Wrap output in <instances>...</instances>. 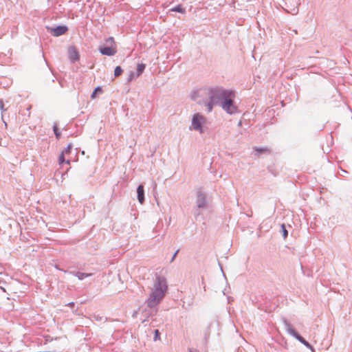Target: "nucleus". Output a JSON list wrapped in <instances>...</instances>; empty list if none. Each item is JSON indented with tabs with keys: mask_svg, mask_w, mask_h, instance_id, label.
Segmentation results:
<instances>
[{
	"mask_svg": "<svg viewBox=\"0 0 352 352\" xmlns=\"http://www.w3.org/2000/svg\"><path fill=\"white\" fill-rule=\"evenodd\" d=\"M72 147H73L72 144L69 143L62 153H64L65 155L69 154L70 153Z\"/></svg>",
	"mask_w": 352,
	"mask_h": 352,
	"instance_id": "nucleus-21",
	"label": "nucleus"
},
{
	"mask_svg": "<svg viewBox=\"0 0 352 352\" xmlns=\"http://www.w3.org/2000/svg\"><path fill=\"white\" fill-rule=\"evenodd\" d=\"M58 162H59V164L60 165L65 163V154H64V153H62L60 155L59 158H58Z\"/></svg>",
	"mask_w": 352,
	"mask_h": 352,
	"instance_id": "nucleus-23",
	"label": "nucleus"
},
{
	"mask_svg": "<svg viewBox=\"0 0 352 352\" xmlns=\"http://www.w3.org/2000/svg\"><path fill=\"white\" fill-rule=\"evenodd\" d=\"M56 268L58 269V270H60V268H58V267L56 266Z\"/></svg>",
	"mask_w": 352,
	"mask_h": 352,
	"instance_id": "nucleus-31",
	"label": "nucleus"
},
{
	"mask_svg": "<svg viewBox=\"0 0 352 352\" xmlns=\"http://www.w3.org/2000/svg\"><path fill=\"white\" fill-rule=\"evenodd\" d=\"M137 198L140 204H143L145 200L144 188L142 184L139 185L137 188Z\"/></svg>",
	"mask_w": 352,
	"mask_h": 352,
	"instance_id": "nucleus-10",
	"label": "nucleus"
},
{
	"mask_svg": "<svg viewBox=\"0 0 352 352\" xmlns=\"http://www.w3.org/2000/svg\"><path fill=\"white\" fill-rule=\"evenodd\" d=\"M235 98V92L232 90V94L225 98V100L219 105L228 114L233 115L239 112L237 106L234 104V99Z\"/></svg>",
	"mask_w": 352,
	"mask_h": 352,
	"instance_id": "nucleus-4",
	"label": "nucleus"
},
{
	"mask_svg": "<svg viewBox=\"0 0 352 352\" xmlns=\"http://www.w3.org/2000/svg\"><path fill=\"white\" fill-rule=\"evenodd\" d=\"M179 251V250H176V252L173 254V256H172V258H171V259H170V263H172V262L175 260V257L177 256V254H178Z\"/></svg>",
	"mask_w": 352,
	"mask_h": 352,
	"instance_id": "nucleus-25",
	"label": "nucleus"
},
{
	"mask_svg": "<svg viewBox=\"0 0 352 352\" xmlns=\"http://www.w3.org/2000/svg\"><path fill=\"white\" fill-rule=\"evenodd\" d=\"M46 29L54 36H60L68 31V28L65 25H59L56 27L46 26Z\"/></svg>",
	"mask_w": 352,
	"mask_h": 352,
	"instance_id": "nucleus-7",
	"label": "nucleus"
},
{
	"mask_svg": "<svg viewBox=\"0 0 352 352\" xmlns=\"http://www.w3.org/2000/svg\"><path fill=\"white\" fill-rule=\"evenodd\" d=\"M204 105L206 107L207 111L208 113L211 112L213 109V107L214 105H218L216 102H212V100L209 99V100L204 101Z\"/></svg>",
	"mask_w": 352,
	"mask_h": 352,
	"instance_id": "nucleus-14",
	"label": "nucleus"
},
{
	"mask_svg": "<svg viewBox=\"0 0 352 352\" xmlns=\"http://www.w3.org/2000/svg\"><path fill=\"white\" fill-rule=\"evenodd\" d=\"M67 306H69L70 307H72L74 306V302H69Z\"/></svg>",
	"mask_w": 352,
	"mask_h": 352,
	"instance_id": "nucleus-28",
	"label": "nucleus"
},
{
	"mask_svg": "<svg viewBox=\"0 0 352 352\" xmlns=\"http://www.w3.org/2000/svg\"><path fill=\"white\" fill-rule=\"evenodd\" d=\"M0 110L2 111H6V109H4L3 101L2 100H0Z\"/></svg>",
	"mask_w": 352,
	"mask_h": 352,
	"instance_id": "nucleus-26",
	"label": "nucleus"
},
{
	"mask_svg": "<svg viewBox=\"0 0 352 352\" xmlns=\"http://www.w3.org/2000/svg\"><path fill=\"white\" fill-rule=\"evenodd\" d=\"M254 150L256 152V155H259L263 153H271V151L268 147H254Z\"/></svg>",
	"mask_w": 352,
	"mask_h": 352,
	"instance_id": "nucleus-12",
	"label": "nucleus"
},
{
	"mask_svg": "<svg viewBox=\"0 0 352 352\" xmlns=\"http://www.w3.org/2000/svg\"><path fill=\"white\" fill-rule=\"evenodd\" d=\"M101 54L111 56L116 53V50L112 46H100L98 49Z\"/></svg>",
	"mask_w": 352,
	"mask_h": 352,
	"instance_id": "nucleus-9",
	"label": "nucleus"
},
{
	"mask_svg": "<svg viewBox=\"0 0 352 352\" xmlns=\"http://www.w3.org/2000/svg\"><path fill=\"white\" fill-rule=\"evenodd\" d=\"M68 57L71 63H74L79 60L80 55L74 46H71L68 49Z\"/></svg>",
	"mask_w": 352,
	"mask_h": 352,
	"instance_id": "nucleus-8",
	"label": "nucleus"
},
{
	"mask_svg": "<svg viewBox=\"0 0 352 352\" xmlns=\"http://www.w3.org/2000/svg\"><path fill=\"white\" fill-rule=\"evenodd\" d=\"M136 77L135 74L133 72H130L127 78V82L132 81Z\"/></svg>",
	"mask_w": 352,
	"mask_h": 352,
	"instance_id": "nucleus-22",
	"label": "nucleus"
},
{
	"mask_svg": "<svg viewBox=\"0 0 352 352\" xmlns=\"http://www.w3.org/2000/svg\"><path fill=\"white\" fill-rule=\"evenodd\" d=\"M188 352H199L197 349H188Z\"/></svg>",
	"mask_w": 352,
	"mask_h": 352,
	"instance_id": "nucleus-27",
	"label": "nucleus"
},
{
	"mask_svg": "<svg viewBox=\"0 0 352 352\" xmlns=\"http://www.w3.org/2000/svg\"><path fill=\"white\" fill-rule=\"evenodd\" d=\"M208 208L207 195L201 188H198L196 192L195 206L192 213L195 220L202 215V211Z\"/></svg>",
	"mask_w": 352,
	"mask_h": 352,
	"instance_id": "nucleus-2",
	"label": "nucleus"
},
{
	"mask_svg": "<svg viewBox=\"0 0 352 352\" xmlns=\"http://www.w3.org/2000/svg\"><path fill=\"white\" fill-rule=\"evenodd\" d=\"M65 163H66L67 164H70V160H65Z\"/></svg>",
	"mask_w": 352,
	"mask_h": 352,
	"instance_id": "nucleus-30",
	"label": "nucleus"
},
{
	"mask_svg": "<svg viewBox=\"0 0 352 352\" xmlns=\"http://www.w3.org/2000/svg\"><path fill=\"white\" fill-rule=\"evenodd\" d=\"M208 338H209V333H205V340H206V341L208 340Z\"/></svg>",
	"mask_w": 352,
	"mask_h": 352,
	"instance_id": "nucleus-29",
	"label": "nucleus"
},
{
	"mask_svg": "<svg viewBox=\"0 0 352 352\" xmlns=\"http://www.w3.org/2000/svg\"><path fill=\"white\" fill-rule=\"evenodd\" d=\"M53 131H54L56 138L57 139H60L61 137V133H60L56 123H55L53 126Z\"/></svg>",
	"mask_w": 352,
	"mask_h": 352,
	"instance_id": "nucleus-17",
	"label": "nucleus"
},
{
	"mask_svg": "<svg viewBox=\"0 0 352 352\" xmlns=\"http://www.w3.org/2000/svg\"><path fill=\"white\" fill-rule=\"evenodd\" d=\"M167 289L166 279L157 276L154 282L153 289L146 302L147 306L151 309L155 308L165 296Z\"/></svg>",
	"mask_w": 352,
	"mask_h": 352,
	"instance_id": "nucleus-1",
	"label": "nucleus"
},
{
	"mask_svg": "<svg viewBox=\"0 0 352 352\" xmlns=\"http://www.w3.org/2000/svg\"><path fill=\"white\" fill-rule=\"evenodd\" d=\"M69 274L76 276L79 280H83L87 277H89L91 274H87L80 272H69Z\"/></svg>",
	"mask_w": 352,
	"mask_h": 352,
	"instance_id": "nucleus-11",
	"label": "nucleus"
},
{
	"mask_svg": "<svg viewBox=\"0 0 352 352\" xmlns=\"http://www.w3.org/2000/svg\"><path fill=\"white\" fill-rule=\"evenodd\" d=\"M102 92V89L100 86L96 87L91 95V99L96 98L97 95Z\"/></svg>",
	"mask_w": 352,
	"mask_h": 352,
	"instance_id": "nucleus-16",
	"label": "nucleus"
},
{
	"mask_svg": "<svg viewBox=\"0 0 352 352\" xmlns=\"http://www.w3.org/2000/svg\"><path fill=\"white\" fill-rule=\"evenodd\" d=\"M284 324L287 332L289 335L295 338L307 349H309L312 352H315V349L314 348V346L309 342H308L304 338H302L292 326V324L289 322H288L286 320H284Z\"/></svg>",
	"mask_w": 352,
	"mask_h": 352,
	"instance_id": "nucleus-5",
	"label": "nucleus"
},
{
	"mask_svg": "<svg viewBox=\"0 0 352 352\" xmlns=\"http://www.w3.org/2000/svg\"><path fill=\"white\" fill-rule=\"evenodd\" d=\"M145 68H146V65L144 63L138 64L136 73H135L136 77H139L140 76H141L142 74V73L144 72Z\"/></svg>",
	"mask_w": 352,
	"mask_h": 352,
	"instance_id": "nucleus-13",
	"label": "nucleus"
},
{
	"mask_svg": "<svg viewBox=\"0 0 352 352\" xmlns=\"http://www.w3.org/2000/svg\"><path fill=\"white\" fill-rule=\"evenodd\" d=\"M170 11L183 14V13L186 12V9L184 8H183L181 4H179L176 6L173 7V8H171Z\"/></svg>",
	"mask_w": 352,
	"mask_h": 352,
	"instance_id": "nucleus-15",
	"label": "nucleus"
},
{
	"mask_svg": "<svg viewBox=\"0 0 352 352\" xmlns=\"http://www.w3.org/2000/svg\"><path fill=\"white\" fill-rule=\"evenodd\" d=\"M123 72V69L120 66L116 67L114 69V76L115 77H118L120 76Z\"/></svg>",
	"mask_w": 352,
	"mask_h": 352,
	"instance_id": "nucleus-19",
	"label": "nucleus"
},
{
	"mask_svg": "<svg viewBox=\"0 0 352 352\" xmlns=\"http://www.w3.org/2000/svg\"><path fill=\"white\" fill-rule=\"evenodd\" d=\"M231 94V89H226L220 86L209 87L208 89L209 99L212 100V102H216L218 105H220L228 94Z\"/></svg>",
	"mask_w": 352,
	"mask_h": 352,
	"instance_id": "nucleus-3",
	"label": "nucleus"
},
{
	"mask_svg": "<svg viewBox=\"0 0 352 352\" xmlns=\"http://www.w3.org/2000/svg\"><path fill=\"white\" fill-rule=\"evenodd\" d=\"M206 118L200 113H197L193 115L190 129L198 131L201 133H203L202 125L205 122Z\"/></svg>",
	"mask_w": 352,
	"mask_h": 352,
	"instance_id": "nucleus-6",
	"label": "nucleus"
},
{
	"mask_svg": "<svg viewBox=\"0 0 352 352\" xmlns=\"http://www.w3.org/2000/svg\"><path fill=\"white\" fill-rule=\"evenodd\" d=\"M106 43L108 45H111L110 46H111L113 44L115 43L114 38L112 36L109 37L106 40Z\"/></svg>",
	"mask_w": 352,
	"mask_h": 352,
	"instance_id": "nucleus-24",
	"label": "nucleus"
},
{
	"mask_svg": "<svg viewBox=\"0 0 352 352\" xmlns=\"http://www.w3.org/2000/svg\"><path fill=\"white\" fill-rule=\"evenodd\" d=\"M160 340V332L158 329H155L154 330V337H153V340L155 342L157 341V340Z\"/></svg>",
	"mask_w": 352,
	"mask_h": 352,
	"instance_id": "nucleus-20",
	"label": "nucleus"
},
{
	"mask_svg": "<svg viewBox=\"0 0 352 352\" xmlns=\"http://www.w3.org/2000/svg\"><path fill=\"white\" fill-rule=\"evenodd\" d=\"M280 232L282 233L284 239H285L288 236V231L287 230L285 224L281 225Z\"/></svg>",
	"mask_w": 352,
	"mask_h": 352,
	"instance_id": "nucleus-18",
	"label": "nucleus"
}]
</instances>
